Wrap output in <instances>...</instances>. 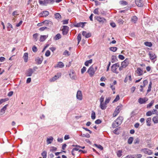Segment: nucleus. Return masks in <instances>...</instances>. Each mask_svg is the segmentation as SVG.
Instances as JSON below:
<instances>
[{
	"mask_svg": "<svg viewBox=\"0 0 158 158\" xmlns=\"http://www.w3.org/2000/svg\"><path fill=\"white\" fill-rule=\"evenodd\" d=\"M54 0H39V3L40 5L46 6L48 4H52L55 2Z\"/></svg>",
	"mask_w": 158,
	"mask_h": 158,
	"instance_id": "f257e3e1",
	"label": "nucleus"
},
{
	"mask_svg": "<svg viewBox=\"0 0 158 158\" xmlns=\"http://www.w3.org/2000/svg\"><path fill=\"white\" fill-rule=\"evenodd\" d=\"M35 69H37V67H36L33 69L29 68L26 72V75L27 77H30L31 76L32 73L35 71Z\"/></svg>",
	"mask_w": 158,
	"mask_h": 158,
	"instance_id": "f03ea898",
	"label": "nucleus"
},
{
	"mask_svg": "<svg viewBox=\"0 0 158 158\" xmlns=\"http://www.w3.org/2000/svg\"><path fill=\"white\" fill-rule=\"evenodd\" d=\"M90 77H92L95 74V71L94 70V68L93 67V65L89 67L87 71Z\"/></svg>",
	"mask_w": 158,
	"mask_h": 158,
	"instance_id": "7ed1b4c3",
	"label": "nucleus"
},
{
	"mask_svg": "<svg viewBox=\"0 0 158 158\" xmlns=\"http://www.w3.org/2000/svg\"><path fill=\"white\" fill-rule=\"evenodd\" d=\"M119 67V64L117 63L113 64L111 66V70L112 71L116 74H118V72L117 71V69Z\"/></svg>",
	"mask_w": 158,
	"mask_h": 158,
	"instance_id": "20e7f679",
	"label": "nucleus"
},
{
	"mask_svg": "<svg viewBox=\"0 0 158 158\" xmlns=\"http://www.w3.org/2000/svg\"><path fill=\"white\" fill-rule=\"evenodd\" d=\"M44 24L46 26V27H48V29H49V27H51L53 25L52 22L49 20H45L43 21Z\"/></svg>",
	"mask_w": 158,
	"mask_h": 158,
	"instance_id": "39448f33",
	"label": "nucleus"
},
{
	"mask_svg": "<svg viewBox=\"0 0 158 158\" xmlns=\"http://www.w3.org/2000/svg\"><path fill=\"white\" fill-rule=\"evenodd\" d=\"M96 19L101 24H103L106 22V19L103 18H101L100 17H97Z\"/></svg>",
	"mask_w": 158,
	"mask_h": 158,
	"instance_id": "423d86ee",
	"label": "nucleus"
},
{
	"mask_svg": "<svg viewBox=\"0 0 158 158\" xmlns=\"http://www.w3.org/2000/svg\"><path fill=\"white\" fill-rule=\"evenodd\" d=\"M86 22H80L74 24V26L76 27H81L82 28H83L85 26V24H86Z\"/></svg>",
	"mask_w": 158,
	"mask_h": 158,
	"instance_id": "0eeeda50",
	"label": "nucleus"
},
{
	"mask_svg": "<svg viewBox=\"0 0 158 158\" xmlns=\"http://www.w3.org/2000/svg\"><path fill=\"white\" fill-rule=\"evenodd\" d=\"M69 27L66 26H64L62 30V34L64 35H66L67 34L69 30Z\"/></svg>",
	"mask_w": 158,
	"mask_h": 158,
	"instance_id": "6e6552de",
	"label": "nucleus"
},
{
	"mask_svg": "<svg viewBox=\"0 0 158 158\" xmlns=\"http://www.w3.org/2000/svg\"><path fill=\"white\" fill-rule=\"evenodd\" d=\"M76 97L78 99L81 100L82 99V95L81 91L80 90H78L77 92Z\"/></svg>",
	"mask_w": 158,
	"mask_h": 158,
	"instance_id": "1a4fd4ad",
	"label": "nucleus"
},
{
	"mask_svg": "<svg viewBox=\"0 0 158 158\" xmlns=\"http://www.w3.org/2000/svg\"><path fill=\"white\" fill-rule=\"evenodd\" d=\"M135 3L137 6L139 7H142L143 5V1L141 0H135Z\"/></svg>",
	"mask_w": 158,
	"mask_h": 158,
	"instance_id": "9d476101",
	"label": "nucleus"
},
{
	"mask_svg": "<svg viewBox=\"0 0 158 158\" xmlns=\"http://www.w3.org/2000/svg\"><path fill=\"white\" fill-rule=\"evenodd\" d=\"M129 60L127 58L121 63L122 67L125 68L129 64Z\"/></svg>",
	"mask_w": 158,
	"mask_h": 158,
	"instance_id": "9b49d317",
	"label": "nucleus"
},
{
	"mask_svg": "<svg viewBox=\"0 0 158 158\" xmlns=\"http://www.w3.org/2000/svg\"><path fill=\"white\" fill-rule=\"evenodd\" d=\"M148 55L151 60H155L156 58V56L155 54L152 52H149Z\"/></svg>",
	"mask_w": 158,
	"mask_h": 158,
	"instance_id": "f8f14e48",
	"label": "nucleus"
},
{
	"mask_svg": "<svg viewBox=\"0 0 158 158\" xmlns=\"http://www.w3.org/2000/svg\"><path fill=\"white\" fill-rule=\"evenodd\" d=\"M43 60V57L41 56L40 57H37L35 59V61L36 63L38 64H40Z\"/></svg>",
	"mask_w": 158,
	"mask_h": 158,
	"instance_id": "ddd939ff",
	"label": "nucleus"
},
{
	"mask_svg": "<svg viewBox=\"0 0 158 158\" xmlns=\"http://www.w3.org/2000/svg\"><path fill=\"white\" fill-rule=\"evenodd\" d=\"M123 120V117L122 116L118 117L117 119L115 120L116 122V124L120 125L122 123Z\"/></svg>",
	"mask_w": 158,
	"mask_h": 158,
	"instance_id": "4468645a",
	"label": "nucleus"
},
{
	"mask_svg": "<svg viewBox=\"0 0 158 158\" xmlns=\"http://www.w3.org/2000/svg\"><path fill=\"white\" fill-rule=\"evenodd\" d=\"M147 100L148 99L146 98H140L138 99V101L140 104H143L145 103Z\"/></svg>",
	"mask_w": 158,
	"mask_h": 158,
	"instance_id": "2eb2a0df",
	"label": "nucleus"
},
{
	"mask_svg": "<svg viewBox=\"0 0 158 158\" xmlns=\"http://www.w3.org/2000/svg\"><path fill=\"white\" fill-rule=\"evenodd\" d=\"M143 152L145 154H147L149 155H151L152 153V151L150 149L147 148H144L142 149Z\"/></svg>",
	"mask_w": 158,
	"mask_h": 158,
	"instance_id": "dca6fc26",
	"label": "nucleus"
},
{
	"mask_svg": "<svg viewBox=\"0 0 158 158\" xmlns=\"http://www.w3.org/2000/svg\"><path fill=\"white\" fill-rule=\"evenodd\" d=\"M136 72L138 74V75L140 76L143 74V71L141 69V68H139L137 69Z\"/></svg>",
	"mask_w": 158,
	"mask_h": 158,
	"instance_id": "f3484780",
	"label": "nucleus"
},
{
	"mask_svg": "<svg viewBox=\"0 0 158 158\" xmlns=\"http://www.w3.org/2000/svg\"><path fill=\"white\" fill-rule=\"evenodd\" d=\"M82 35L83 36H85L86 38H89L91 35L90 33H87L85 31H83L82 33Z\"/></svg>",
	"mask_w": 158,
	"mask_h": 158,
	"instance_id": "a211bd4d",
	"label": "nucleus"
},
{
	"mask_svg": "<svg viewBox=\"0 0 158 158\" xmlns=\"http://www.w3.org/2000/svg\"><path fill=\"white\" fill-rule=\"evenodd\" d=\"M123 107V105L122 104H120L117 107L115 110H116L119 113L120 111L122 110Z\"/></svg>",
	"mask_w": 158,
	"mask_h": 158,
	"instance_id": "6ab92c4d",
	"label": "nucleus"
},
{
	"mask_svg": "<svg viewBox=\"0 0 158 158\" xmlns=\"http://www.w3.org/2000/svg\"><path fill=\"white\" fill-rule=\"evenodd\" d=\"M53 138L52 136H50L49 138H47L46 142L47 144H49L51 143L53 140Z\"/></svg>",
	"mask_w": 158,
	"mask_h": 158,
	"instance_id": "aec40b11",
	"label": "nucleus"
},
{
	"mask_svg": "<svg viewBox=\"0 0 158 158\" xmlns=\"http://www.w3.org/2000/svg\"><path fill=\"white\" fill-rule=\"evenodd\" d=\"M23 58L24 59V61L25 62H27L28 61V53L25 52L24 53L23 56Z\"/></svg>",
	"mask_w": 158,
	"mask_h": 158,
	"instance_id": "412c9836",
	"label": "nucleus"
},
{
	"mask_svg": "<svg viewBox=\"0 0 158 158\" xmlns=\"http://www.w3.org/2000/svg\"><path fill=\"white\" fill-rule=\"evenodd\" d=\"M106 105L105 104V103H102L101 104L100 103V108L102 110H105L107 107Z\"/></svg>",
	"mask_w": 158,
	"mask_h": 158,
	"instance_id": "4be33fe9",
	"label": "nucleus"
},
{
	"mask_svg": "<svg viewBox=\"0 0 158 158\" xmlns=\"http://www.w3.org/2000/svg\"><path fill=\"white\" fill-rule=\"evenodd\" d=\"M63 63L61 62H59L58 63L57 65L55 66V67H59L60 68H62L64 66Z\"/></svg>",
	"mask_w": 158,
	"mask_h": 158,
	"instance_id": "5701e85b",
	"label": "nucleus"
},
{
	"mask_svg": "<svg viewBox=\"0 0 158 158\" xmlns=\"http://www.w3.org/2000/svg\"><path fill=\"white\" fill-rule=\"evenodd\" d=\"M137 20L138 18L135 16H133L131 18V20L132 22L134 23H136V22L137 21Z\"/></svg>",
	"mask_w": 158,
	"mask_h": 158,
	"instance_id": "b1692460",
	"label": "nucleus"
},
{
	"mask_svg": "<svg viewBox=\"0 0 158 158\" xmlns=\"http://www.w3.org/2000/svg\"><path fill=\"white\" fill-rule=\"evenodd\" d=\"M48 36H47L46 35H41L40 37V42H42L44 41L46 38H47Z\"/></svg>",
	"mask_w": 158,
	"mask_h": 158,
	"instance_id": "393cba45",
	"label": "nucleus"
},
{
	"mask_svg": "<svg viewBox=\"0 0 158 158\" xmlns=\"http://www.w3.org/2000/svg\"><path fill=\"white\" fill-rule=\"evenodd\" d=\"M152 121L154 123H158V116H154L152 118Z\"/></svg>",
	"mask_w": 158,
	"mask_h": 158,
	"instance_id": "a878e982",
	"label": "nucleus"
},
{
	"mask_svg": "<svg viewBox=\"0 0 158 158\" xmlns=\"http://www.w3.org/2000/svg\"><path fill=\"white\" fill-rule=\"evenodd\" d=\"M8 106V104H6V105H5L1 109L0 112L3 113H4L5 111L6 110V107Z\"/></svg>",
	"mask_w": 158,
	"mask_h": 158,
	"instance_id": "bb28decb",
	"label": "nucleus"
},
{
	"mask_svg": "<svg viewBox=\"0 0 158 158\" xmlns=\"http://www.w3.org/2000/svg\"><path fill=\"white\" fill-rule=\"evenodd\" d=\"M151 118H148L146 120L147 125L148 126H151Z\"/></svg>",
	"mask_w": 158,
	"mask_h": 158,
	"instance_id": "cd10ccee",
	"label": "nucleus"
},
{
	"mask_svg": "<svg viewBox=\"0 0 158 158\" xmlns=\"http://www.w3.org/2000/svg\"><path fill=\"white\" fill-rule=\"evenodd\" d=\"M39 35L38 33H35L33 34V38L34 39L35 41H37L38 40L37 37Z\"/></svg>",
	"mask_w": 158,
	"mask_h": 158,
	"instance_id": "c85d7f7f",
	"label": "nucleus"
},
{
	"mask_svg": "<svg viewBox=\"0 0 158 158\" xmlns=\"http://www.w3.org/2000/svg\"><path fill=\"white\" fill-rule=\"evenodd\" d=\"M41 14L43 15V17H46L48 15L49 13L48 11H43Z\"/></svg>",
	"mask_w": 158,
	"mask_h": 158,
	"instance_id": "c756f323",
	"label": "nucleus"
},
{
	"mask_svg": "<svg viewBox=\"0 0 158 158\" xmlns=\"http://www.w3.org/2000/svg\"><path fill=\"white\" fill-rule=\"evenodd\" d=\"M80 136L82 137H85L87 138H89L90 137V135L88 133H86L85 134H81Z\"/></svg>",
	"mask_w": 158,
	"mask_h": 158,
	"instance_id": "7c9ffc66",
	"label": "nucleus"
},
{
	"mask_svg": "<svg viewBox=\"0 0 158 158\" xmlns=\"http://www.w3.org/2000/svg\"><path fill=\"white\" fill-rule=\"evenodd\" d=\"M8 100L9 99L8 98L0 99V105L5 102L8 101Z\"/></svg>",
	"mask_w": 158,
	"mask_h": 158,
	"instance_id": "2f4dec72",
	"label": "nucleus"
},
{
	"mask_svg": "<svg viewBox=\"0 0 158 158\" xmlns=\"http://www.w3.org/2000/svg\"><path fill=\"white\" fill-rule=\"evenodd\" d=\"M133 137H130L128 139L127 142L128 144H131L132 143L133 140Z\"/></svg>",
	"mask_w": 158,
	"mask_h": 158,
	"instance_id": "473e14b6",
	"label": "nucleus"
},
{
	"mask_svg": "<svg viewBox=\"0 0 158 158\" xmlns=\"http://www.w3.org/2000/svg\"><path fill=\"white\" fill-rule=\"evenodd\" d=\"M154 102V100H152L151 102L149 103L147 106V108H150L153 105Z\"/></svg>",
	"mask_w": 158,
	"mask_h": 158,
	"instance_id": "72a5a7b5",
	"label": "nucleus"
},
{
	"mask_svg": "<svg viewBox=\"0 0 158 158\" xmlns=\"http://www.w3.org/2000/svg\"><path fill=\"white\" fill-rule=\"evenodd\" d=\"M47 153L45 151H44L41 153V155L43 156V158H46Z\"/></svg>",
	"mask_w": 158,
	"mask_h": 158,
	"instance_id": "f704fd0d",
	"label": "nucleus"
},
{
	"mask_svg": "<svg viewBox=\"0 0 158 158\" xmlns=\"http://www.w3.org/2000/svg\"><path fill=\"white\" fill-rule=\"evenodd\" d=\"M92 60L90 59L86 61L85 63V64L86 66H88L89 64H91L92 63Z\"/></svg>",
	"mask_w": 158,
	"mask_h": 158,
	"instance_id": "c9c22d12",
	"label": "nucleus"
},
{
	"mask_svg": "<svg viewBox=\"0 0 158 158\" xmlns=\"http://www.w3.org/2000/svg\"><path fill=\"white\" fill-rule=\"evenodd\" d=\"M69 76L70 78L73 79H75L76 78V76L73 72L69 74Z\"/></svg>",
	"mask_w": 158,
	"mask_h": 158,
	"instance_id": "e433bc0d",
	"label": "nucleus"
},
{
	"mask_svg": "<svg viewBox=\"0 0 158 158\" xmlns=\"http://www.w3.org/2000/svg\"><path fill=\"white\" fill-rule=\"evenodd\" d=\"M77 40L78 41V44L81 40V34H79L77 36Z\"/></svg>",
	"mask_w": 158,
	"mask_h": 158,
	"instance_id": "4c0bfd02",
	"label": "nucleus"
},
{
	"mask_svg": "<svg viewBox=\"0 0 158 158\" xmlns=\"http://www.w3.org/2000/svg\"><path fill=\"white\" fill-rule=\"evenodd\" d=\"M61 38V35L60 34H57L55 37L56 40H57Z\"/></svg>",
	"mask_w": 158,
	"mask_h": 158,
	"instance_id": "58836bf2",
	"label": "nucleus"
},
{
	"mask_svg": "<svg viewBox=\"0 0 158 158\" xmlns=\"http://www.w3.org/2000/svg\"><path fill=\"white\" fill-rule=\"evenodd\" d=\"M145 45L149 47H151L152 46V44L151 42H146L144 43Z\"/></svg>",
	"mask_w": 158,
	"mask_h": 158,
	"instance_id": "ea45409f",
	"label": "nucleus"
},
{
	"mask_svg": "<svg viewBox=\"0 0 158 158\" xmlns=\"http://www.w3.org/2000/svg\"><path fill=\"white\" fill-rule=\"evenodd\" d=\"M91 117L92 119H94L95 118V114L94 111H92Z\"/></svg>",
	"mask_w": 158,
	"mask_h": 158,
	"instance_id": "a19ab883",
	"label": "nucleus"
},
{
	"mask_svg": "<svg viewBox=\"0 0 158 158\" xmlns=\"http://www.w3.org/2000/svg\"><path fill=\"white\" fill-rule=\"evenodd\" d=\"M110 51L113 52H115L117 49V48L116 47H111L110 48Z\"/></svg>",
	"mask_w": 158,
	"mask_h": 158,
	"instance_id": "79ce46f5",
	"label": "nucleus"
},
{
	"mask_svg": "<svg viewBox=\"0 0 158 158\" xmlns=\"http://www.w3.org/2000/svg\"><path fill=\"white\" fill-rule=\"evenodd\" d=\"M119 125H118V124H116V122L115 121L113 122V123L112 124V127L113 128H115V127H118Z\"/></svg>",
	"mask_w": 158,
	"mask_h": 158,
	"instance_id": "37998d69",
	"label": "nucleus"
},
{
	"mask_svg": "<svg viewBox=\"0 0 158 158\" xmlns=\"http://www.w3.org/2000/svg\"><path fill=\"white\" fill-rule=\"evenodd\" d=\"M110 98H111L110 97H108V98H106V99L105 101L104 102L105 105H106L107 104L109 103L110 100Z\"/></svg>",
	"mask_w": 158,
	"mask_h": 158,
	"instance_id": "c03bdc74",
	"label": "nucleus"
},
{
	"mask_svg": "<svg viewBox=\"0 0 158 158\" xmlns=\"http://www.w3.org/2000/svg\"><path fill=\"white\" fill-rule=\"evenodd\" d=\"M154 113H152L151 111H149L147 112L146 113V115L147 116H150L152 114H154Z\"/></svg>",
	"mask_w": 158,
	"mask_h": 158,
	"instance_id": "a18cd8bd",
	"label": "nucleus"
},
{
	"mask_svg": "<svg viewBox=\"0 0 158 158\" xmlns=\"http://www.w3.org/2000/svg\"><path fill=\"white\" fill-rule=\"evenodd\" d=\"M55 16L56 19H60L61 16L60 15L59 13H56L55 14Z\"/></svg>",
	"mask_w": 158,
	"mask_h": 158,
	"instance_id": "49530a36",
	"label": "nucleus"
},
{
	"mask_svg": "<svg viewBox=\"0 0 158 158\" xmlns=\"http://www.w3.org/2000/svg\"><path fill=\"white\" fill-rule=\"evenodd\" d=\"M47 29H48V27L44 26L40 28L39 29V30L40 31H43Z\"/></svg>",
	"mask_w": 158,
	"mask_h": 158,
	"instance_id": "de8ad7c7",
	"label": "nucleus"
},
{
	"mask_svg": "<svg viewBox=\"0 0 158 158\" xmlns=\"http://www.w3.org/2000/svg\"><path fill=\"white\" fill-rule=\"evenodd\" d=\"M122 151L121 150H118L117 152V155L118 157H120L122 155Z\"/></svg>",
	"mask_w": 158,
	"mask_h": 158,
	"instance_id": "09e8293b",
	"label": "nucleus"
},
{
	"mask_svg": "<svg viewBox=\"0 0 158 158\" xmlns=\"http://www.w3.org/2000/svg\"><path fill=\"white\" fill-rule=\"evenodd\" d=\"M120 3L123 5H126L127 4V3L126 1H121L120 2Z\"/></svg>",
	"mask_w": 158,
	"mask_h": 158,
	"instance_id": "8fccbe9b",
	"label": "nucleus"
},
{
	"mask_svg": "<svg viewBox=\"0 0 158 158\" xmlns=\"http://www.w3.org/2000/svg\"><path fill=\"white\" fill-rule=\"evenodd\" d=\"M119 99V97L118 95L116 96L115 98L114 99V100L113 102H117Z\"/></svg>",
	"mask_w": 158,
	"mask_h": 158,
	"instance_id": "3c124183",
	"label": "nucleus"
},
{
	"mask_svg": "<svg viewBox=\"0 0 158 158\" xmlns=\"http://www.w3.org/2000/svg\"><path fill=\"white\" fill-rule=\"evenodd\" d=\"M32 50L34 52H36L37 51V48L35 45L33 46L32 48Z\"/></svg>",
	"mask_w": 158,
	"mask_h": 158,
	"instance_id": "603ef678",
	"label": "nucleus"
},
{
	"mask_svg": "<svg viewBox=\"0 0 158 158\" xmlns=\"http://www.w3.org/2000/svg\"><path fill=\"white\" fill-rule=\"evenodd\" d=\"M96 147L98 148L100 150H102L103 149V147L100 145L95 144Z\"/></svg>",
	"mask_w": 158,
	"mask_h": 158,
	"instance_id": "864d4df0",
	"label": "nucleus"
},
{
	"mask_svg": "<svg viewBox=\"0 0 158 158\" xmlns=\"http://www.w3.org/2000/svg\"><path fill=\"white\" fill-rule=\"evenodd\" d=\"M50 55V51L48 50L46 51V53H45V56H46L48 57Z\"/></svg>",
	"mask_w": 158,
	"mask_h": 158,
	"instance_id": "5fc2aeb1",
	"label": "nucleus"
},
{
	"mask_svg": "<svg viewBox=\"0 0 158 158\" xmlns=\"http://www.w3.org/2000/svg\"><path fill=\"white\" fill-rule=\"evenodd\" d=\"M95 14H99V12H98V8H97L95 9L93 12Z\"/></svg>",
	"mask_w": 158,
	"mask_h": 158,
	"instance_id": "6e6d98bb",
	"label": "nucleus"
},
{
	"mask_svg": "<svg viewBox=\"0 0 158 158\" xmlns=\"http://www.w3.org/2000/svg\"><path fill=\"white\" fill-rule=\"evenodd\" d=\"M51 149L50 150V151L52 152L56 151L57 150V148L54 147H51Z\"/></svg>",
	"mask_w": 158,
	"mask_h": 158,
	"instance_id": "4d7b16f0",
	"label": "nucleus"
},
{
	"mask_svg": "<svg viewBox=\"0 0 158 158\" xmlns=\"http://www.w3.org/2000/svg\"><path fill=\"white\" fill-rule=\"evenodd\" d=\"M86 68L85 67H83L81 69V73L83 74L86 70Z\"/></svg>",
	"mask_w": 158,
	"mask_h": 158,
	"instance_id": "13d9d810",
	"label": "nucleus"
},
{
	"mask_svg": "<svg viewBox=\"0 0 158 158\" xmlns=\"http://www.w3.org/2000/svg\"><path fill=\"white\" fill-rule=\"evenodd\" d=\"M139 139L138 138H136L134 142V144L139 143Z\"/></svg>",
	"mask_w": 158,
	"mask_h": 158,
	"instance_id": "bf43d9fd",
	"label": "nucleus"
},
{
	"mask_svg": "<svg viewBox=\"0 0 158 158\" xmlns=\"http://www.w3.org/2000/svg\"><path fill=\"white\" fill-rule=\"evenodd\" d=\"M126 158H136L135 156V155H128L127 156L125 157Z\"/></svg>",
	"mask_w": 158,
	"mask_h": 158,
	"instance_id": "052dcab7",
	"label": "nucleus"
},
{
	"mask_svg": "<svg viewBox=\"0 0 158 158\" xmlns=\"http://www.w3.org/2000/svg\"><path fill=\"white\" fill-rule=\"evenodd\" d=\"M63 55H67L68 56H69L70 55L69 54V52L67 50H65L63 53Z\"/></svg>",
	"mask_w": 158,
	"mask_h": 158,
	"instance_id": "680f3d73",
	"label": "nucleus"
},
{
	"mask_svg": "<svg viewBox=\"0 0 158 158\" xmlns=\"http://www.w3.org/2000/svg\"><path fill=\"white\" fill-rule=\"evenodd\" d=\"M119 113L116 110H115L113 114V117H116Z\"/></svg>",
	"mask_w": 158,
	"mask_h": 158,
	"instance_id": "e2e57ef3",
	"label": "nucleus"
},
{
	"mask_svg": "<svg viewBox=\"0 0 158 158\" xmlns=\"http://www.w3.org/2000/svg\"><path fill=\"white\" fill-rule=\"evenodd\" d=\"M101 123L102 121L99 119L96 120L95 122V123L96 124H99Z\"/></svg>",
	"mask_w": 158,
	"mask_h": 158,
	"instance_id": "0e129e2a",
	"label": "nucleus"
},
{
	"mask_svg": "<svg viewBox=\"0 0 158 158\" xmlns=\"http://www.w3.org/2000/svg\"><path fill=\"white\" fill-rule=\"evenodd\" d=\"M148 83V81L147 80H144L143 81V86H145L147 85Z\"/></svg>",
	"mask_w": 158,
	"mask_h": 158,
	"instance_id": "69168bd1",
	"label": "nucleus"
},
{
	"mask_svg": "<svg viewBox=\"0 0 158 158\" xmlns=\"http://www.w3.org/2000/svg\"><path fill=\"white\" fill-rule=\"evenodd\" d=\"M135 110L133 111L131 114V117H134L135 115Z\"/></svg>",
	"mask_w": 158,
	"mask_h": 158,
	"instance_id": "338daca9",
	"label": "nucleus"
},
{
	"mask_svg": "<svg viewBox=\"0 0 158 158\" xmlns=\"http://www.w3.org/2000/svg\"><path fill=\"white\" fill-rule=\"evenodd\" d=\"M118 58L121 60H123L124 59L125 57L123 55H119L118 56Z\"/></svg>",
	"mask_w": 158,
	"mask_h": 158,
	"instance_id": "774afa93",
	"label": "nucleus"
}]
</instances>
